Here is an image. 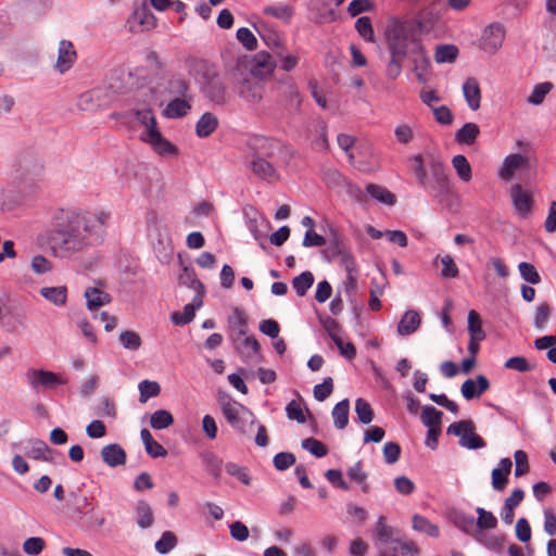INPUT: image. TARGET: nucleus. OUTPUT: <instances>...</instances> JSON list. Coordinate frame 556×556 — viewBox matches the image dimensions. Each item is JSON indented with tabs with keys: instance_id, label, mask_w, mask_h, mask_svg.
<instances>
[{
	"instance_id": "nucleus-29",
	"label": "nucleus",
	"mask_w": 556,
	"mask_h": 556,
	"mask_svg": "<svg viewBox=\"0 0 556 556\" xmlns=\"http://www.w3.org/2000/svg\"><path fill=\"white\" fill-rule=\"evenodd\" d=\"M480 134V128L476 123H466L455 132V140L459 144L471 146L476 142Z\"/></svg>"
},
{
	"instance_id": "nucleus-21",
	"label": "nucleus",
	"mask_w": 556,
	"mask_h": 556,
	"mask_svg": "<svg viewBox=\"0 0 556 556\" xmlns=\"http://www.w3.org/2000/svg\"><path fill=\"white\" fill-rule=\"evenodd\" d=\"M463 94L470 110L477 111L480 108L481 90L477 78L468 77L465 80Z\"/></svg>"
},
{
	"instance_id": "nucleus-3",
	"label": "nucleus",
	"mask_w": 556,
	"mask_h": 556,
	"mask_svg": "<svg viewBox=\"0 0 556 556\" xmlns=\"http://www.w3.org/2000/svg\"><path fill=\"white\" fill-rule=\"evenodd\" d=\"M409 168L419 187L429 189L434 197L448 193L450 176L440 156L429 155L425 162L422 154H415L409 157Z\"/></svg>"
},
{
	"instance_id": "nucleus-8",
	"label": "nucleus",
	"mask_w": 556,
	"mask_h": 556,
	"mask_svg": "<svg viewBox=\"0 0 556 556\" xmlns=\"http://www.w3.org/2000/svg\"><path fill=\"white\" fill-rule=\"evenodd\" d=\"M128 24L134 33L149 31L156 27L157 18L146 4H142L131 13Z\"/></svg>"
},
{
	"instance_id": "nucleus-16",
	"label": "nucleus",
	"mask_w": 556,
	"mask_h": 556,
	"mask_svg": "<svg viewBox=\"0 0 556 556\" xmlns=\"http://www.w3.org/2000/svg\"><path fill=\"white\" fill-rule=\"evenodd\" d=\"M510 197L517 214L526 217L532 208L533 200L531 194L517 184L511 187Z\"/></svg>"
},
{
	"instance_id": "nucleus-17",
	"label": "nucleus",
	"mask_w": 556,
	"mask_h": 556,
	"mask_svg": "<svg viewBox=\"0 0 556 556\" xmlns=\"http://www.w3.org/2000/svg\"><path fill=\"white\" fill-rule=\"evenodd\" d=\"M203 305V296L201 293H195L191 303L184 306L182 312H175L172 314V321L174 325L184 326L192 321L195 311Z\"/></svg>"
},
{
	"instance_id": "nucleus-2",
	"label": "nucleus",
	"mask_w": 556,
	"mask_h": 556,
	"mask_svg": "<svg viewBox=\"0 0 556 556\" xmlns=\"http://www.w3.org/2000/svg\"><path fill=\"white\" fill-rule=\"evenodd\" d=\"M421 23L416 20L391 18L386 27V41L390 60L386 74L390 79H396L403 68V62L408 59L413 71L425 70L430 64L427 51L419 39Z\"/></svg>"
},
{
	"instance_id": "nucleus-5",
	"label": "nucleus",
	"mask_w": 556,
	"mask_h": 556,
	"mask_svg": "<svg viewBox=\"0 0 556 556\" xmlns=\"http://www.w3.org/2000/svg\"><path fill=\"white\" fill-rule=\"evenodd\" d=\"M220 407L228 424L241 433H247V424H255L254 414L236 401H223Z\"/></svg>"
},
{
	"instance_id": "nucleus-15",
	"label": "nucleus",
	"mask_w": 556,
	"mask_h": 556,
	"mask_svg": "<svg viewBox=\"0 0 556 556\" xmlns=\"http://www.w3.org/2000/svg\"><path fill=\"white\" fill-rule=\"evenodd\" d=\"M248 146L257 156H271L279 149V141L255 135L249 138Z\"/></svg>"
},
{
	"instance_id": "nucleus-56",
	"label": "nucleus",
	"mask_w": 556,
	"mask_h": 556,
	"mask_svg": "<svg viewBox=\"0 0 556 556\" xmlns=\"http://www.w3.org/2000/svg\"><path fill=\"white\" fill-rule=\"evenodd\" d=\"M518 270L520 273L521 278L531 283V285H538L541 282V276L536 268L528 262H521L518 265Z\"/></svg>"
},
{
	"instance_id": "nucleus-20",
	"label": "nucleus",
	"mask_w": 556,
	"mask_h": 556,
	"mask_svg": "<svg viewBox=\"0 0 556 556\" xmlns=\"http://www.w3.org/2000/svg\"><path fill=\"white\" fill-rule=\"evenodd\" d=\"M513 463L510 458L505 457L502 458L498 463V466L492 470L491 479H492V488L495 491L502 492L505 490L508 483V476L511 470Z\"/></svg>"
},
{
	"instance_id": "nucleus-47",
	"label": "nucleus",
	"mask_w": 556,
	"mask_h": 556,
	"mask_svg": "<svg viewBox=\"0 0 556 556\" xmlns=\"http://www.w3.org/2000/svg\"><path fill=\"white\" fill-rule=\"evenodd\" d=\"M174 422L173 415L165 409L155 410L150 418V425L155 430L166 429Z\"/></svg>"
},
{
	"instance_id": "nucleus-49",
	"label": "nucleus",
	"mask_w": 556,
	"mask_h": 556,
	"mask_svg": "<svg viewBox=\"0 0 556 556\" xmlns=\"http://www.w3.org/2000/svg\"><path fill=\"white\" fill-rule=\"evenodd\" d=\"M251 169L262 179L269 178L275 174L274 167L263 156H256L255 160L251 162Z\"/></svg>"
},
{
	"instance_id": "nucleus-10",
	"label": "nucleus",
	"mask_w": 556,
	"mask_h": 556,
	"mask_svg": "<svg viewBox=\"0 0 556 556\" xmlns=\"http://www.w3.org/2000/svg\"><path fill=\"white\" fill-rule=\"evenodd\" d=\"M140 137L144 142L152 147L155 153L161 156L176 155L178 152L177 148L165 139L159 129L146 130Z\"/></svg>"
},
{
	"instance_id": "nucleus-42",
	"label": "nucleus",
	"mask_w": 556,
	"mask_h": 556,
	"mask_svg": "<svg viewBox=\"0 0 556 556\" xmlns=\"http://www.w3.org/2000/svg\"><path fill=\"white\" fill-rule=\"evenodd\" d=\"M452 165L463 181H469L471 179V166L463 154H457L452 159Z\"/></svg>"
},
{
	"instance_id": "nucleus-25",
	"label": "nucleus",
	"mask_w": 556,
	"mask_h": 556,
	"mask_svg": "<svg viewBox=\"0 0 556 556\" xmlns=\"http://www.w3.org/2000/svg\"><path fill=\"white\" fill-rule=\"evenodd\" d=\"M239 96L249 102H260L263 98V87L260 83L243 79L238 87Z\"/></svg>"
},
{
	"instance_id": "nucleus-18",
	"label": "nucleus",
	"mask_w": 556,
	"mask_h": 556,
	"mask_svg": "<svg viewBox=\"0 0 556 556\" xmlns=\"http://www.w3.org/2000/svg\"><path fill=\"white\" fill-rule=\"evenodd\" d=\"M100 454L102 462L111 468L125 465L127 459L125 450L117 443L104 445Z\"/></svg>"
},
{
	"instance_id": "nucleus-1",
	"label": "nucleus",
	"mask_w": 556,
	"mask_h": 556,
	"mask_svg": "<svg viewBox=\"0 0 556 556\" xmlns=\"http://www.w3.org/2000/svg\"><path fill=\"white\" fill-rule=\"evenodd\" d=\"M110 219L111 213L104 210H60L48 232L52 255L70 260L102 244Z\"/></svg>"
},
{
	"instance_id": "nucleus-23",
	"label": "nucleus",
	"mask_w": 556,
	"mask_h": 556,
	"mask_svg": "<svg viewBox=\"0 0 556 556\" xmlns=\"http://www.w3.org/2000/svg\"><path fill=\"white\" fill-rule=\"evenodd\" d=\"M84 296L86 298L87 308L91 312L96 311L98 307L104 306L112 301L111 295L97 287H88Z\"/></svg>"
},
{
	"instance_id": "nucleus-46",
	"label": "nucleus",
	"mask_w": 556,
	"mask_h": 556,
	"mask_svg": "<svg viewBox=\"0 0 556 556\" xmlns=\"http://www.w3.org/2000/svg\"><path fill=\"white\" fill-rule=\"evenodd\" d=\"M263 12L266 15L274 16L283 22H289L293 15V8L285 3H279L264 8Z\"/></svg>"
},
{
	"instance_id": "nucleus-28",
	"label": "nucleus",
	"mask_w": 556,
	"mask_h": 556,
	"mask_svg": "<svg viewBox=\"0 0 556 556\" xmlns=\"http://www.w3.org/2000/svg\"><path fill=\"white\" fill-rule=\"evenodd\" d=\"M218 126V118L211 112L204 113L195 125V132L200 138L212 135Z\"/></svg>"
},
{
	"instance_id": "nucleus-33",
	"label": "nucleus",
	"mask_w": 556,
	"mask_h": 556,
	"mask_svg": "<svg viewBox=\"0 0 556 556\" xmlns=\"http://www.w3.org/2000/svg\"><path fill=\"white\" fill-rule=\"evenodd\" d=\"M155 253L162 262L168 261L173 253L172 240L166 230H159L157 241L154 244Z\"/></svg>"
},
{
	"instance_id": "nucleus-11",
	"label": "nucleus",
	"mask_w": 556,
	"mask_h": 556,
	"mask_svg": "<svg viewBox=\"0 0 556 556\" xmlns=\"http://www.w3.org/2000/svg\"><path fill=\"white\" fill-rule=\"evenodd\" d=\"M77 59V52L72 41L61 40L58 48V58L54 64V70L59 74L68 72Z\"/></svg>"
},
{
	"instance_id": "nucleus-31",
	"label": "nucleus",
	"mask_w": 556,
	"mask_h": 556,
	"mask_svg": "<svg viewBox=\"0 0 556 556\" xmlns=\"http://www.w3.org/2000/svg\"><path fill=\"white\" fill-rule=\"evenodd\" d=\"M366 191L371 198H374L375 200L382 204L392 206L396 202L395 195L386 187L375 184H368L366 187Z\"/></svg>"
},
{
	"instance_id": "nucleus-50",
	"label": "nucleus",
	"mask_w": 556,
	"mask_h": 556,
	"mask_svg": "<svg viewBox=\"0 0 556 556\" xmlns=\"http://www.w3.org/2000/svg\"><path fill=\"white\" fill-rule=\"evenodd\" d=\"M203 464L208 473L218 480L223 470V460L214 453H206L203 455Z\"/></svg>"
},
{
	"instance_id": "nucleus-57",
	"label": "nucleus",
	"mask_w": 556,
	"mask_h": 556,
	"mask_svg": "<svg viewBox=\"0 0 556 556\" xmlns=\"http://www.w3.org/2000/svg\"><path fill=\"white\" fill-rule=\"evenodd\" d=\"M225 470L229 476L237 478L243 484L249 485L251 483V477L245 467L228 462L225 464Z\"/></svg>"
},
{
	"instance_id": "nucleus-32",
	"label": "nucleus",
	"mask_w": 556,
	"mask_h": 556,
	"mask_svg": "<svg viewBox=\"0 0 556 556\" xmlns=\"http://www.w3.org/2000/svg\"><path fill=\"white\" fill-rule=\"evenodd\" d=\"M41 296L56 306H63L67 299V289L64 286L45 287L40 290Z\"/></svg>"
},
{
	"instance_id": "nucleus-64",
	"label": "nucleus",
	"mask_w": 556,
	"mask_h": 556,
	"mask_svg": "<svg viewBox=\"0 0 556 556\" xmlns=\"http://www.w3.org/2000/svg\"><path fill=\"white\" fill-rule=\"evenodd\" d=\"M394 137L396 142L401 144H408L415 138L414 129L407 124H399L394 128Z\"/></svg>"
},
{
	"instance_id": "nucleus-19",
	"label": "nucleus",
	"mask_w": 556,
	"mask_h": 556,
	"mask_svg": "<svg viewBox=\"0 0 556 556\" xmlns=\"http://www.w3.org/2000/svg\"><path fill=\"white\" fill-rule=\"evenodd\" d=\"M489 388L490 382L488 378L483 375H478L476 380L467 379L464 381L460 387V392L466 400H472L475 397H479Z\"/></svg>"
},
{
	"instance_id": "nucleus-12",
	"label": "nucleus",
	"mask_w": 556,
	"mask_h": 556,
	"mask_svg": "<svg viewBox=\"0 0 556 556\" xmlns=\"http://www.w3.org/2000/svg\"><path fill=\"white\" fill-rule=\"evenodd\" d=\"M235 348L241 358L247 363H257L261 358V346L254 337L235 339Z\"/></svg>"
},
{
	"instance_id": "nucleus-6",
	"label": "nucleus",
	"mask_w": 556,
	"mask_h": 556,
	"mask_svg": "<svg viewBox=\"0 0 556 556\" xmlns=\"http://www.w3.org/2000/svg\"><path fill=\"white\" fill-rule=\"evenodd\" d=\"M476 427L471 420H459L447 427V434L459 437L458 444L468 450H479L485 447L484 440L475 432Z\"/></svg>"
},
{
	"instance_id": "nucleus-7",
	"label": "nucleus",
	"mask_w": 556,
	"mask_h": 556,
	"mask_svg": "<svg viewBox=\"0 0 556 556\" xmlns=\"http://www.w3.org/2000/svg\"><path fill=\"white\" fill-rule=\"evenodd\" d=\"M26 380L30 388L36 392H40L45 389H52L64 383L56 374L45 369H29L26 374Z\"/></svg>"
},
{
	"instance_id": "nucleus-22",
	"label": "nucleus",
	"mask_w": 556,
	"mask_h": 556,
	"mask_svg": "<svg viewBox=\"0 0 556 556\" xmlns=\"http://www.w3.org/2000/svg\"><path fill=\"white\" fill-rule=\"evenodd\" d=\"M192 98H174L165 109L163 115L167 118H181L191 110Z\"/></svg>"
},
{
	"instance_id": "nucleus-24",
	"label": "nucleus",
	"mask_w": 556,
	"mask_h": 556,
	"mask_svg": "<svg viewBox=\"0 0 556 556\" xmlns=\"http://www.w3.org/2000/svg\"><path fill=\"white\" fill-rule=\"evenodd\" d=\"M526 162L527 157L519 153L507 155L500 168V177L505 181H509L513 178L515 172L523 164H526Z\"/></svg>"
},
{
	"instance_id": "nucleus-39",
	"label": "nucleus",
	"mask_w": 556,
	"mask_h": 556,
	"mask_svg": "<svg viewBox=\"0 0 556 556\" xmlns=\"http://www.w3.org/2000/svg\"><path fill=\"white\" fill-rule=\"evenodd\" d=\"M467 329L469 332V337H472V339H484L485 338V332L482 329L481 317L473 309L469 311V313H468Z\"/></svg>"
},
{
	"instance_id": "nucleus-55",
	"label": "nucleus",
	"mask_w": 556,
	"mask_h": 556,
	"mask_svg": "<svg viewBox=\"0 0 556 556\" xmlns=\"http://www.w3.org/2000/svg\"><path fill=\"white\" fill-rule=\"evenodd\" d=\"M475 539L493 552H500L503 545V540L500 536L495 534H488L482 531H477L475 533Z\"/></svg>"
},
{
	"instance_id": "nucleus-41",
	"label": "nucleus",
	"mask_w": 556,
	"mask_h": 556,
	"mask_svg": "<svg viewBox=\"0 0 556 556\" xmlns=\"http://www.w3.org/2000/svg\"><path fill=\"white\" fill-rule=\"evenodd\" d=\"M458 55V49L454 45H440L437 46L434 52L435 62L441 63H453Z\"/></svg>"
},
{
	"instance_id": "nucleus-13",
	"label": "nucleus",
	"mask_w": 556,
	"mask_h": 556,
	"mask_svg": "<svg viewBox=\"0 0 556 556\" xmlns=\"http://www.w3.org/2000/svg\"><path fill=\"white\" fill-rule=\"evenodd\" d=\"M386 517L380 516L374 525L372 529V538L375 541V546L380 548L390 543H395V534L397 533V529L391 526H388L386 522Z\"/></svg>"
},
{
	"instance_id": "nucleus-37",
	"label": "nucleus",
	"mask_w": 556,
	"mask_h": 556,
	"mask_svg": "<svg viewBox=\"0 0 556 556\" xmlns=\"http://www.w3.org/2000/svg\"><path fill=\"white\" fill-rule=\"evenodd\" d=\"M179 283L190 289H193L195 293H201L204 296V286L198 279L195 273L188 267H184L181 274L178 277Z\"/></svg>"
},
{
	"instance_id": "nucleus-35",
	"label": "nucleus",
	"mask_w": 556,
	"mask_h": 556,
	"mask_svg": "<svg viewBox=\"0 0 556 556\" xmlns=\"http://www.w3.org/2000/svg\"><path fill=\"white\" fill-rule=\"evenodd\" d=\"M77 105L83 111H94L101 106L100 102V91L99 90H89L83 92L77 101Z\"/></svg>"
},
{
	"instance_id": "nucleus-63",
	"label": "nucleus",
	"mask_w": 556,
	"mask_h": 556,
	"mask_svg": "<svg viewBox=\"0 0 556 556\" xmlns=\"http://www.w3.org/2000/svg\"><path fill=\"white\" fill-rule=\"evenodd\" d=\"M135 117L141 125L146 127V130L157 129L155 116L150 109L136 110Z\"/></svg>"
},
{
	"instance_id": "nucleus-40",
	"label": "nucleus",
	"mask_w": 556,
	"mask_h": 556,
	"mask_svg": "<svg viewBox=\"0 0 556 556\" xmlns=\"http://www.w3.org/2000/svg\"><path fill=\"white\" fill-rule=\"evenodd\" d=\"M137 523L140 528H150L153 523V513L151 506L147 502H139L136 507Z\"/></svg>"
},
{
	"instance_id": "nucleus-43",
	"label": "nucleus",
	"mask_w": 556,
	"mask_h": 556,
	"mask_svg": "<svg viewBox=\"0 0 556 556\" xmlns=\"http://www.w3.org/2000/svg\"><path fill=\"white\" fill-rule=\"evenodd\" d=\"M349 248L345 243V240L342 236H340L334 229H330V238L327 248V253H329L332 257H337L343 252L348 251Z\"/></svg>"
},
{
	"instance_id": "nucleus-53",
	"label": "nucleus",
	"mask_w": 556,
	"mask_h": 556,
	"mask_svg": "<svg viewBox=\"0 0 556 556\" xmlns=\"http://www.w3.org/2000/svg\"><path fill=\"white\" fill-rule=\"evenodd\" d=\"M140 403H146L149 399L157 396L161 392V387L156 381L142 380L138 386Z\"/></svg>"
},
{
	"instance_id": "nucleus-62",
	"label": "nucleus",
	"mask_w": 556,
	"mask_h": 556,
	"mask_svg": "<svg viewBox=\"0 0 556 556\" xmlns=\"http://www.w3.org/2000/svg\"><path fill=\"white\" fill-rule=\"evenodd\" d=\"M168 91L175 98H191L188 94L189 84L182 78H172L168 83Z\"/></svg>"
},
{
	"instance_id": "nucleus-27",
	"label": "nucleus",
	"mask_w": 556,
	"mask_h": 556,
	"mask_svg": "<svg viewBox=\"0 0 556 556\" xmlns=\"http://www.w3.org/2000/svg\"><path fill=\"white\" fill-rule=\"evenodd\" d=\"M276 66L277 63L275 58L268 52L261 51L254 56L253 67L258 75H269Z\"/></svg>"
},
{
	"instance_id": "nucleus-58",
	"label": "nucleus",
	"mask_w": 556,
	"mask_h": 556,
	"mask_svg": "<svg viewBox=\"0 0 556 556\" xmlns=\"http://www.w3.org/2000/svg\"><path fill=\"white\" fill-rule=\"evenodd\" d=\"M119 342L123 348L130 351H137L142 343L140 336L132 330L122 331L119 334Z\"/></svg>"
},
{
	"instance_id": "nucleus-60",
	"label": "nucleus",
	"mask_w": 556,
	"mask_h": 556,
	"mask_svg": "<svg viewBox=\"0 0 556 556\" xmlns=\"http://www.w3.org/2000/svg\"><path fill=\"white\" fill-rule=\"evenodd\" d=\"M46 547V541L40 536H30L23 543V551L30 556L39 555Z\"/></svg>"
},
{
	"instance_id": "nucleus-38",
	"label": "nucleus",
	"mask_w": 556,
	"mask_h": 556,
	"mask_svg": "<svg viewBox=\"0 0 556 556\" xmlns=\"http://www.w3.org/2000/svg\"><path fill=\"white\" fill-rule=\"evenodd\" d=\"M178 544V539L173 531H164L161 538L155 542V551L161 555H166Z\"/></svg>"
},
{
	"instance_id": "nucleus-44",
	"label": "nucleus",
	"mask_w": 556,
	"mask_h": 556,
	"mask_svg": "<svg viewBox=\"0 0 556 556\" xmlns=\"http://www.w3.org/2000/svg\"><path fill=\"white\" fill-rule=\"evenodd\" d=\"M314 283V276L311 271H303L292 280V287L299 296H304Z\"/></svg>"
},
{
	"instance_id": "nucleus-4",
	"label": "nucleus",
	"mask_w": 556,
	"mask_h": 556,
	"mask_svg": "<svg viewBox=\"0 0 556 556\" xmlns=\"http://www.w3.org/2000/svg\"><path fill=\"white\" fill-rule=\"evenodd\" d=\"M189 74L199 85L201 93L216 105H224L229 100L226 85L215 65L202 59H193L189 63Z\"/></svg>"
},
{
	"instance_id": "nucleus-36",
	"label": "nucleus",
	"mask_w": 556,
	"mask_h": 556,
	"mask_svg": "<svg viewBox=\"0 0 556 556\" xmlns=\"http://www.w3.org/2000/svg\"><path fill=\"white\" fill-rule=\"evenodd\" d=\"M413 529L415 531L425 533L431 538H438L440 530L437 525L432 523L429 519L420 515H414Z\"/></svg>"
},
{
	"instance_id": "nucleus-61",
	"label": "nucleus",
	"mask_w": 556,
	"mask_h": 556,
	"mask_svg": "<svg viewBox=\"0 0 556 556\" xmlns=\"http://www.w3.org/2000/svg\"><path fill=\"white\" fill-rule=\"evenodd\" d=\"M333 391V380L331 377L324 378L323 382L314 387V397L318 402H324Z\"/></svg>"
},
{
	"instance_id": "nucleus-51",
	"label": "nucleus",
	"mask_w": 556,
	"mask_h": 556,
	"mask_svg": "<svg viewBox=\"0 0 556 556\" xmlns=\"http://www.w3.org/2000/svg\"><path fill=\"white\" fill-rule=\"evenodd\" d=\"M52 450L48 446V444L41 440H36L33 442L31 447L27 452V455L34 459L41 460H50L51 459Z\"/></svg>"
},
{
	"instance_id": "nucleus-9",
	"label": "nucleus",
	"mask_w": 556,
	"mask_h": 556,
	"mask_svg": "<svg viewBox=\"0 0 556 556\" xmlns=\"http://www.w3.org/2000/svg\"><path fill=\"white\" fill-rule=\"evenodd\" d=\"M504 38V26L500 23H492L483 29L480 47L486 52L494 53L502 47Z\"/></svg>"
},
{
	"instance_id": "nucleus-52",
	"label": "nucleus",
	"mask_w": 556,
	"mask_h": 556,
	"mask_svg": "<svg viewBox=\"0 0 556 556\" xmlns=\"http://www.w3.org/2000/svg\"><path fill=\"white\" fill-rule=\"evenodd\" d=\"M476 513L478 514L476 526L479 528V531L496 528L497 519L491 511H488L482 507H478Z\"/></svg>"
},
{
	"instance_id": "nucleus-54",
	"label": "nucleus",
	"mask_w": 556,
	"mask_h": 556,
	"mask_svg": "<svg viewBox=\"0 0 556 556\" xmlns=\"http://www.w3.org/2000/svg\"><path fill=\"white\" fill-rule=\"evenodd\" d=\"M355 29L366 41H375V33L371 24V20L368 16H361L355 22Z\"/></svg>"
},
{
	"instance_id": "nucleus-45",
	"label": "nucleus",
	"mask_w": 556,
	"mask_h": 556,
	"mask_svg": "<svg viewBox=\"0 0 556 556\" xmlns=\"http://www.w3.org/2000/svg\"><path fill=\"white\" fill-rule=\"evenodd\" d=\"M355 413L357 420L363 425H369L374 419V410L370 404L363 397L356 399Z\"/></svg>"
},
{
	"instance_id": "nucleus-30",
	"label": "nucleus",
	"mask_w": 556,
	"mask_h": 556,
	"mask_svg": "<svg viewBox=\"0 0 556 556\" xmlns=\"http://www.w3.org/2000/svg\"><path fill=\"white\" fill-rule=\"evenodd\" d=\"M350 402L344 399L337 403L332 408L331 415L333 418V425L337 429H344L349 424Z\"/></svg>"
},
{
	"instance_id": "nucleus-59",
	"label": "nucleus",
	"mask_w": 556,
	"mask_h": 556,
	"mask_svg": "<svg viewBox=\"0 0 556 556\" xmlns=\"http://www.w3.org/2000/svg\"><path fill=\"white\" fill-rule=\"evenodd\" d=\"M301 445L302 448H304L305 451H307L308 453L316 457H324L328 453L327 446L323 442L314 438L304 439Z\"/></svg>"
},
{
	"instance_id": "nucleus-34",
	"label": "nucleus",
	"mask_w": 556,
	"mask_h": 556,
	"mask_svg": "<svg viewBox=\"0 0 556 556\" xmlns=\"http://www.w3.org/2000/svg\"><path fill=\"white\" fill-rule=\"evenodd\" d=\"M443 413L434 406L425 405L421 410L420 419L427 428H440Z\"/></svg>"
},
{
	"instance_id": "nucleus-48",
	"label": "nucleus",
	"mask_w": 556,
	"mask_h": 556,
	"mask_svg": "<svg viewBox=\"0 0 556 556\" xmlns=\"http://www.w3.org/2000/svg\"><path fill=\"white\" fill-rule=\"evenodd\" d=\"M553 89V84L549 81L538 84L533 87L531 93L527 98V102L533 105H539L544 101V98Z\"/></svg>"
},
{
	"instance_id": "nucleus-26",
	"label": "nucleus",
	"mask_w": 556,
	"mask_h": 556,
	"mask_svg": "<svg viewBox=\"0 0 556 556\" xmlns=\"http://www.w3.org/2000/svg\"><path fill=\"white\" fill-rule=\"evenodd\" d=\"M421 319L418 312L408 309L405 312L397 325V332L401 336L414 333L420 326Z\"/></svg>"
},
{
	"instance_id": "nucleus-14",
	"label": "nucleus",
	"mask_w": 556,
	"mask_h": 556,
	"mask_svg": "<svg viewBox=\"0 0 556 556\" xmlns=\"http://www.w3.org/2000/svg\"><path fill=\"white\" fill-rule=\"evenodd\" d=\"M280 102L291 112H295L300 109L302 99L293 79L288 78L281 84Z\"/></svg>"
}]
</instances>
